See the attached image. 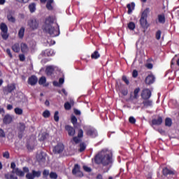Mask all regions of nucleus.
I'll list each match as a JSON object with an SVG mask.
<instances>
[{
	"label": "nucleus",
	"mask_w": 179,
	"mask_h": 179,
	"mask_svg": "<svg viewBox=\"0 0 179 179\" xmlns=\"http://www.w3.org/2000/svg\"><path fill=\"white\" fill-rule=\"evenodd\" d=\"M55 18L54 17L49 16L45 18L44 24L42 26L43 31L49 34L51 36L55 37L60 34L59 25L56 24L57 27H53Z\"/></svg>",
	"instance_id": "1"
},
{
	"label": "nucleus",
	"mask_w": 179,
	"mask_h": 179,
	"mask_svg": "<svg viewBox=\"0 0 179 179\" xmlns=\"http://www.w3.org/2000/svg\"><path fill=\"white\" fill-rule=\"evenodd\" d=\"M94 162L97 164H103L105 166H110L113 162L112 152L108 150L101 151L95 156Z\"/></svg>",
	"instance_id": "2"
},
{
	"label": "nucleus",
	"mask_w": 179,
	"mask_h": 179,
	"mask_svg": "<svg viewBox=\"0 0 179 179\" xmlns=\"http://www.w3.org/2000/svg\"><path fill=\"white\" fill-rule=\"evenodd\" d=\"M149 13V8H146L142 13L141 18L140 20V24L143 28H148V15Z\"/></svg>",
	"instance_id": "3"
},
{
	"label": "nucleus",
	"mask_w": 179,
	"mask_h": 179,
	"mask_svg": "<svg viewBox=\"0 0 179 179\" xmlns=\"http://www.w3.org/2000/svg\"><path fill=\"white\" fill-rule=\"evenodd\" d=\"M81 167L79 164H76L73 166V169H72V173L73 176H76V177H79L80 178H82V177H84V173L83 171H81Z\"/></svg>",
	"instance_id": "4"
},
{
	"label": "nucleus",
	"mask_w": 179,
	"mask_h": 179,
	"mask_svg": "<svg viewBox=\"0 0 179 179\" xmlns=\"http://www.w3.org/2000/svg\"><path fill=\"white\" fill-rule=\"evenodd\" d=\"M28 25L32 30H36L39 27V20L36 18H31L28 20Z\"/></svg>",
	"instance_id": "5"
},
{
	"label": "nucleus",
	"mask_w": 179,
	"mask_h": 179,
	"mask_svg": "<svg viewBox=\"0 0 179 179\" xmlns=\"http://www.w3.org/2000/svg\"><path fill=\"white\" fill-rule=\"evenodd\" d=\"M0 29L1 30V36L3 39L7 40L8 38V27L5 23H1L0 25Z\"/></svg>",
	"instance_id": "6"
},
{
	"label": "nucleus",
	"mask_w": 179,
	"mask_h": 179,
	"mask_svg": "<svg viewBox=\"0 0 179 179\" xmlns=\"http://www.w3.org/2000/svg\"><path fill=\"white\" fill-rule=\"evenodd\" d=\"M65 149V146L62 143H59L55 145L53 149L52 152L55 154H60L64 152Z\"/></svg>",
	"instance_id": "7"
},
{
	"label": "nucleus",
	"mask_w": 179,
	"mask_h": 179,
	"mask_svg": "<svg viewBox=\"0 0 179 179\" xmlns=\"http://www.w3.org/2000/svg\"><path fill=\"white\" fill-rule=\"evenodd\" d=\"M152 96V91L148 88H145L141 92V97L144 99H150Z\"/></svg>",
	"instance_id": "8"
},
{
	"label": "nucleus",
	"mask_w": 179,
	"mask_h": 179,
	"mask_svg": "<svg viewBox=\"0 0 179 179\" xmlns=\"http://www.w3.org/2000/svg\"><path fill=\"white\" fill-rule=\"evenodd\" d=\"M16 86L15 83H12L10 85H8L7 87L3 88V92L4 94H10L12 93L14 90H15Z\"/></svg>",
	"instance_id": "9"
},
{
	"label": "nucleus",
	"mask_w": 179,
	"mask_h": 179,
	"mask_svg": "<svg viewBox=\"0 0 179 179\" xmlns=\"http://www.w3.org/2000/svg\"><path fill=\"white\" fill-rule=\"evenodd\" d=\"M38 83V78L35 75L31 76V77L28 78V85L31 86H35Z\"/></svg>",
	"instance_id": "10"
},
{
	"label": "nucleus",
	"mask_w": 179,
	"mask_h": 179,
	"mask_svg": "<svg viewBox=\"0 0 179 179\" xmlns=\"http://www.w3.org/2000/svg\"><path fill=\"white\" fill-rule=\"evenodd\" d=\"M65 130L68 132L69 136H74L76 134V129L70 125L65 126Z\"/></svg>",
	"instance_id": "11"
},
{
	"label": "nucleus",
	"mask_w": 179,
	"mask_h": 179,
	"mask_svg": "<svg viewBox=\"0 0 179 179\" xmlns=\"http://www.w3.org/2000/svg\"><path fill=\"white\" fill-rule=\"evenodd\" d=\"M163 122V117L162 116H158L157 119H152V120H151V123L152 124V125H155V126H160Z\"/></svg>",
	"instance_id": "12"
},
{
	"label": "nucleus",
	"mask_w": 179,
	"mask_h": 179,
	"mask_svg": "<svg viewBox=\"0 0 179 179\" xmlns=\"http://www.w3.org/2000/svg\"><path fill=\"white\" fill-rule=\"evenodd\" d=\"M162 174H164L165 177H167V176H174L175 172L174 171H172L171 169L165 167L164 168V169H162Z\"/></svg>",
	"instance_id": "13"
},
{
	"label": "nucleus",
	"mask_w": 179,
	"mask_h": 179,
	"mask_svg": "<svg viewBox=\"0 0 179 179\" xmlns=\"http://www.w3.org/2000/svg\"><path fill=\"white\" fill-rule=\"evenodd\" d=\"M86 133L87 136H91L92 138H95L96 136H97V131H96V129L93 128L88 129Z\"/></svg>",
	"instance_id": "14"
},
{
	"label": "nucleus",
	"mask_w": 179,
	"mask_h": 179,
	"mask_svg": "<svg viewBox=\"0 0 179 179\" xmlns=\"http://www.w3.org/2000/svg\"><path fill=\"white\" fill-rule=\"evenodd\" d=\"M155 81V77L152 74L148 75L145 78V83L149 85L153 84Z\"/></svg>",
	"instance_id": "15"
},
{
	"label": "nucleus",
	"mask_w": 179,
	"mask_h": 179,
	"mask_svg": "<svg viewBox=\"0 0 179 179\" xmlns=\"http://www.w3.org/2000/svg\"><path fill=\"white\" fill-rule=\"evenodd\" d=\"M14 12L9 11V13L7 15V19L10 22L15 23L16 21V19L13 17Z\"/></svg>",
	"instance_id": "16"
},
{
	"label": "nucleus",
	"mask_w": 179,
	"mask_h": 179,
	"mask_svg": "<svg viewBox=\"0 0 179 179\" xmlns=\"http://www.w3.org/2000/svg\"><path fill=\"white\" fill-rule=\"evenodd\" d=\"M13 121V117L12 116H10V115H6V116H4V118L3 120V122L5 124H9L12 122Z\"/></svg>",
	"instance_id": "17"
},
{
	"label": "nucleus",
	"mask_w": 179,
	"mask_h": 179,
	"mask_svg": "<svg viewBox=\"0 0 179 179\" xmlns=\"http://www.w3.org/2000/svg\"><path fill=\"white\" fill-rule=\"evenodd\" d=\"M143 104L146 108L152 107L153 106V101L150 99H144V101H143Z\"/></svg>",
	"instance_id": "18"
},
{
	"label": "nucleus",
	"mask_w": 179,
	"mask_h": 179,
	"mask_svg": "<svg viewBox=\"0 0 179 179\" xmlns=\"http://www.w3.org/2000/svg\"><path fill=\"white\" fill-rule=\"evenodd\" d=\"M54 71H55V69L52 66H47L45 69V74L48 76H52L53 74Z\"/></svg>",
	"instance_id": "19"
},
{
	"label": "nucleus",
	"mask_w": 179,
	"mask_h": 179,
	"mask_svg": "<svg viewBox=\"0 0 179 179\" xmlns=\"http://www.w3.org/2000/svg\"><path fill=\"white\" fill-rule=\"evenodd\" d=\"M13 173H15L16 176H18V177H24V173L20 170L19 168H17L15 170H13Z\"/></svg>",
	"instance_id": "20"
},
{
	"label": "nucleus",
	"mask_w": 179,
	"mask_h": 179,
	"mask_svg": "<svg viewBox=\"0 0 179 179\" xmlns=\"http://www.w3.org/2000/svg\"><path fill=\"white\" fill-rule=\"evenodd\" d=\"M28 9H29L31 13H35L36 10V4L35 3H31V4L28 6Z\"/></svg>",
	"instance_id": "21"
},
{
	"label": "nucleus",
	"mask_w": 179,
	"mask_h": 179,
	"mask_svg": "<svg viewBox=\"0 0 179 179\" xmlns=\"http://www.w3.org/2000/svg\"><path fill=\"white\" fill-rule=\"evenodd\" d=\"M21 51L23 54H27L29 51V48L26 43L21 44Z\"/></svg>",
	"instance_id": "22"
},
{
	"label": "nucleus",
	"mask_w": 179,
	"mask_h": 179,
	"mask_svg": "<svg viewBox=\"0 0 179 179\" xmlns=\"http://www.w3.org/2000/svg\"><path fill=\"white\" fill-rule=\"evenodd\" d=\"M158 22L164 24L166 22V17L164 14L158 15Z\"/></svg>",
	"instance_id": "23"
},
{
	"label": "nucleus",
	"mask_w": 179,
	"mask_h": 179,
	"mask_svg": "<svg viewBox=\"0 0 179 179\" xmlns=\"http://www.w3.org/2000/svg\"><path fill=\"white\" fill-rule=\"evenodd\" d=\"M127 7L128 8V12H127L128 14H131L135 8V3H129L127 4Z\"/></svg>",
	"instance_id": "24"
},
{
	"label": "nucleus",
	"mask_w": 179,
	"mask_h": 179,
	"mask_svg": "<svg viewBox=\"0 0 179 179\" xmlns=\"http://www.w3.org/2000/svg\"><path fill=\"white\" fill-rule=\"evenodd\" d=\"M12 50L13 51H14V52H20V45L19 43H15L13 46H12Z\"/></svg>",
	"instance_id": "25"
},
{
	"label": "nucleus",
	"mask_w": 179,
	"mask_h": 179,
	"mask_svg": "<svg viewBox=\"0 0 179 179\" xmlns=\"http://www.w3.org/2000/svg\"><path fill=\"white\" fill-rule=\"evenodd\" d=\"M92 59H99L100 58V53H99V51L95 50L92 55H91Z\"/></svg>",
	"instance_id": "26"
},
{
	"label": "nucleus",
	"mask_w": 179,
	"mask_h": 179,
	"mask_svg": "<svg viewBox=\"0 0 179 179\" xmlns=\"http://www.w3.org/2000/svg\"><path fill=\"white\" fill-rule=\"evenodd\" d=\"M141 89L140 87H136L134 91V96H133V99H138L139 96H138V93L140 92Z\"/></svg>",
	"instance_id": "27"
},
{
	"label": "nucleus",
	"mask_w": 179,
	"mask_h": 179,
	"mask_svg": "<svg viewBox=\"0 0 179 179\" xmlns=\"http://www.w3.org/2000/svg\"><path fill=\"white\" fill-rule=\"evenodd\" d=\"M173 122L171 117H166L165 119V126L171 127L172 126Z\"/></svg>",
	"instance_id": "28"
},
{
	"label": "nucleus",
	"mask_w": 179,
	"mask_h": 179,
	"mask_svg": "<svg viewBox=\"0 0 179 179\" xmlns=\"http://www.w3.org/2000/svg\"><path fill=\"white\" fill-rule=\"evenodd\" d=\"M44 54L47 57H52V55H54V50L52 49H47L44 51Z\"/></svg>",
	"instance_id": "29"
},
{
	"label": "nucleus",
	"mask_w": 179,
	"mask_h": 179,
	"mask_svg": "<svg viewBox=\"0 0 179 179\" xmlns=\"http://www.w3.org/2000/svg\"><path fill=\"white\" fill-rule=\"evenodd\" d=\"M26 129V125L24 123H19L18 131L20 132H24Z\"/></svg>",
	"instance_id": "30"
},
{
	"label": "nucleus",
	"mask_w": 179,
	"mask_h": 179,
	"mask_svg": "<svg viewBox=\"0 0 179 179\" xmlns=\"http://www.w3.org/2000/svg\"><path fill=\"white\" fill-rule=\"evenodd\" d=\"M64 107L66 110H70L72 108V105L70 102L66 101L64 103Z\"/></svg>",
	"instance_id": "31"
},
{
	"label": "nucleus",
	"mask_w": 179,
	"mask_h": 179,
	"mask_svg": "<svg viewBox=\"0 0 179 179\" xmlns=\"http://www.w3.org/2000/svg\"><path fill=\"white\" fill-rule=\"evenodd\" d=\"M87 148V145L85 143H82L80 144V149L78 150V151L80 152H84Z\"/></svg>",
	"instance_id": "32"
},
{
	"label": "nucleus",
	"mask_w": 179,
	"mask_h": 179,
	"mask_svg": "<svg viewBox=\"0 0 179 179\" xmlns=\"http://www.w3.org/2000/svg\"><path fill=\"white\" fill-rule=\"evenodd\" d=\"M39 85H43L46 83V78L45 76H42L39 78L38 81Z\"/></svg>",
	"instance_id": "33"
},
{
	"label": "nucleus",
	"mask_w": 179,
	"mask_h": 179,
	"mask_svg": "<svg viewBox=\"0 0 179 179\" xmlns=\"http://www.w3.org/2000/svg\"><path fill=\"white\" fill-rule=\"evenodd\" d=\"M50 115H51V113H50V110H45L44 112H43V114H42V115L44 118L50 117Z\"/></svg>",
	"instance_id": "34"
},
{
	"label": "nucleus",
	"mask_w": 179,
	"mask_h": 179,
	"mask_svg": "<svg viewBox=\"0 0 179 179\" xmlns=\"http://www.w3.org/2000/svg\"><path fill=\"white\" fill-rule=\"evenodd\" d=\"M5 178L6 179H18L17 176H15L13 174H10L9 173L5 174Z\"/></svg>",
	"instance_id": "35"
},
{
	"label": "nucleus",
	"mask_w": 179,
	"mask_h": 179,
	"mask_svg": "<svg viewBox=\"0 0 179 179\" xmlns=\"http://www.w3.org/2000/svg\"><path fill=\"white\" fill-rule=\"evenodd\" d=\"M49 136V134L47 133H43L41 135V137L39 138V141H44L47 139V138Z\"/></svg>",
	"instance_id": "36"
},
{
	"label": "nucleus",
	"mask_w": 179,
	"mask_h": 179,
	"mask_svg": "<svg viewBox=\"0 0 179 179\" xmlns=\"http://www.w3.org/2000/svg\"><path fill=\"white\" fill-rule=\"evenodd\" d=\"M15 113L17 115H22L23 114V110L20 108L17 107L15 108Z\"/></svg>",
	"instance_id": "37"
},
{
	"label": "nucleus",
	"mask_w": 179,
	"mask_h": 179,
	"mask_svg": "<svg viewBox=\"0 0 179 179\" xmlns=\"http://www.w3.org/2000/svg\"><path fill=\"white\" fill-rule=\"evenodd\" d=\"M71 122L73 124L76 125L78 123V119L76 117V116H74L73 115H72V116H71Z\"/></svg>",
	"instance_id": "38"
},
{
	"label": "nucleus",
	"mask_w": 179,
	"mask_h": 179,
	"mask_svg": "<svg viewBox=\"0 0 179 179\" xmlns=\"http://www.w3.org/2000/svg\"><path fill=\"white\" fill-rule=\"evenodd\" d=\"M54 120L56 122H58L59 121V111L56 110L54 113V116H53Z\"/></svg>",
	"instance_id": "39"
},
{
	"label": "nucleus",
	"mask_w": 179,
	"mask_h": 179,
	"mask_svg": "<svg viewBox=\"0 0 179 179\" xmlns=\"http://www.w3.org/2000/svg\"><path fill=\"white\" fill-rule=\"evenodd\" d=\"M32 173H34V178H35V177L38 178L41 176V171H36L35 170H32Z\"/></svg>",
	"instance_id": "40"
},
{
	"label": "nucleus",
	"mask_w": 179,
	"mask_h": 179,
	"mask_svg": "<svg viewBox=\"0 0 179 179\" xmlns=\"http://www.w3.org/2000/svg\"><path fill=\"white\" fill-rule=\"evenodd\" d=\"M24 31H25L24 27H22V28L20 29L19 33H18V35H19V37H20V38H22L24 37Z\"/></svg>",
	"instance_id": "41"
},
{
	"label": "nucleus",
	"mask_w": 179,
	"mask_h": 179,
	"mask_svg": "<svg viewBox=\"0 0 179 179\" xmlns=\"http://www.w3.org/2000/svg\"><path fill=\"white\" fill-rule=\"evenodd\" d=\"M49 177L51 179H57L58 178V175L55 172H50L49 174Z\"/></svg>",
	"instance_id": "42"
},
{
	"label": "nucleus",
	"mask_w": 179,
	"mask_h": 179,
	"mask_svg": "<svg viewBox=\"0 0 179 179\" xmlns=\"http://www.w3.org/2000/svg\"><path fill=\"white\" fill-rule=\"evenodd\" d=\"M128 28L130 29V30H134L135 28H136V24L134 22H131L128 24Z\"/></svg>",
	"instance_id": "43"
},
{
	"label": "nucleus",
	"mask_w": 179,
	"mask_h": 179,
	"mask_svg": "<svg viewBox=\"0 0 179 179\" xmlns=\"http://www.w3.org/2000/svg\"><path fill=\"white\" fill-rule=\"evenodd\" d=\"M161 36H162V31L161 30L157 31V33H155V38H157V40H160Z\"/></svg>",
	"instance_id": "44"
},
{
	"label": "nucleus",
	"mask_w": 179,
	"mask_h": 179,
	"mask_svg": "<svg viewBox=\"0 0 179 179\" xmlns=\"http://www.w3.org/2000/svg\"><path fill=\"white\" fill-rule=\"evenodd\" d=\"M77 137H78L79 138H82L84 137V131L83 129L78 130Z\"/></svg>",
	"instance_id": "45"
},
{
	"label": "nucleus",
	"mask_w": 179,
	"mask_h": 179,
	"mask_svg": "<svg viewBox=\"0 0 179 179\" xmlns=\"http://www.w3.org/2000/svg\"><path fill=\"white\" fill-rule=\"evenodd\" d=\"M73 141L76 144H78L82 141V140L80 139V138H78V136H75V137L73 138Z\"/></svg>",
	"instance_id": "46"
},
{
	"label": "nucleus",
	"mask_w": 179,
	"mask_h": 179,
	"mask_svg": "<svg viewBox=\"0 0 179 179\" xmlns=\"http://www.w3.org/2000/svg\"><path fill=\"white\" fill-rule=\"evenodd\" d=\"M25 177L27 178V179H34V173H27V176H25Z\"/></svg>",
	"instance_id": "47"
},
{
	"label": "nucleus",
	"mask_w": 179,
	"mask_h": 179,
	"mask_svg": "<svg viewBox=\"0 0 179 179\" xmlns=\"http://www.w3.org/2000/svg\"><path fill=\"white\" fill-rule=\"evenodd\" d=\"M48 176H50V171L48 170H46V169L43 170V176L44 178H46V177H48Z\"/></svg>",
	"instance_id": "48"
},
{
	"label": "nucleus",
	"mask_w": 179,
	"mask_h": 179,
	"mask_svg": "<svg viewBox=\"0 0 179 179\" xmlns=\"http://www.w3.org/2000/svg\"><path fill=\"white\" fill-rule=\"evenodd\" d=\"M129 122L131 123V124H135L136 120L135 119V117H134V116H130L129 119Z\"/></svg>",
	"instance_id": "49"
},
{
	"label": "nucleus",
	"mask_w": 179,
	"mask_h": 179,
	"mask_svg": "<svg viewBox=\"0 0 179 179\" xmlns=\"http://www.w3.org/2000/svg\"><path fill=\"white\" fill-rule=\"evenodd\" d=\"M122 81L126 83L127 85H129V81L127 79V77L126 76H122Z\"/></svg>",
	"instance_id": "50"
},
{
	"label": "nucleus",
	"mask_w": 179,
	"mask_h": 179,
	"mask_svg": "<svg viewBox=\"0 0 179 179\" xmlns=\"http://www.w3.org/2000/svg\"><path fill=\"white\" fill-rule=\"evenodd\" d=\"M19 58H20V61L22 62H24L26 59V57H25L24 54H20L19 55Z\"/></svg>",
	"instance_id": "51"
},
{
	"label": "nucleus",
	"mask_w": 179,
	"mask_h": 179,
	"mask_svg": "<svg viewBox=\"0 0 179 179\" xmlns=\"http://www.w3.org/2000/svg\"><path fill=\"white\" fill-rule=\"evenodd\" d=\"M3 157L4 158L9 159L10 158V153H9V152L6 151V152H3Z\"/></svg>",
	"instance_id": "52"
},
{
	"label": "nucleus",
	"mask_w": 179,
	"mask_h": 179,
	"mask_svg": "<svg viewBox=\"0 0 179 179\" xmlns=\"http://www.w3.org/2000/svg\"><path fill=\"white\" fill-rule=\"evenodd\" d=\"M138 72L137 70H134L133 73H132V76L134 78H136L138 77Z\"/></svg>",
	"instance_id": "53"
},
{
	"label": "nucleus",
	"mask_w": 179,
	"mask_h": 179,
	"mask_svg": "<svg viewBox=\"0 0 179 179\" xmlns=\"http://www.w3.org/2000/svg\"><path fill=\"white\" fill-rule=\"evenodd\" d=\"M6 134L2 129H0V138H5Z\"/></svg>",
	"instance_id": "54"
},
{
	"label": "nucleus",
	"mask_w": 179,
	"mask_h": 179,
	"mask_svg": "<svg viewBox=\"0 0 179 179\" xmlns=\"http://www.w3.org/2000/svg\"><path fill=\"white\" fill-rule=\"evenodd\" d=\"M83 169L86 172H92V169H90V167H88L87 166H83Z\"/></svg>",
	"instance_id": "55"
},
{
	"label": "nucleus",
	"mask_w": 179,
	"mask_h": 179,
	"mask_svg": "<svg viewBox=\"0 0 179 179\" xmlns=\"http://www.w3.org/2000/svg\"><path fill=\"white\" fill-rule=\"evenodd\" d=\"M46 8L49 10H53V7H52V4L48 3H46Z\"/></svg>",
	"instance_id": "56"
},
{
	"label": "nucleus",
	"mask_w": 179,
	"mask_h": 179,
	"mask_svg": "<svg viewBox=\"0 0 179 179\" xmlns=\"http://www.w3.org/2000/svg\"><path fill=\"white\" fill-rule=\"evenodd\" d=\"M74 114L76 115H81V111L78 109L75 108L74 109Z\"/></svg>",
	"instance_id": "57"
},
{
	"label": "nucleus",
	"mask_w": 179,
	"mask_h": 179,
	"mask_svg": "<svg viewBox=\"0 0 179 179\" xmlns=\"http://www.w3.org/2000/svg\"><path fill=\"white\" fill-rule=\"evenodd\" d=\"M30 0H16V1L20 3H24L26 4Z\"/></svg>",
	"instance_id": "58"
},
{
	"label": "nucleus",
	"mask_w": 179,
	"mask_h": 179,
	"mask_svg": "<svg viewBox=\"0 0 179 179\" xmlns=\"http://www.w3.org/2000/svg\"><path fill=\"white\" fill-rule=\"evenodd\" d=\"M6 52L8 55H9L10 58H13V55L11 53L10 49L9 48L6 49Z\"/></svg>",
	"instance_id": "59"
},
{
	"label": "nucleus",
	"mask_w": 179,
	"mask_h": 179,
	"mask_svg": "<svg viewBox=\"0 0 179 179\" xmlns=\"http://www.w3.org/2000/svg\"><path fill=\"white\" fill-rule=\"evenodd\" d=\"M64 83V78H60L59 79V85H63Z\"/></svg>",
	"instance_id": "60"
},
{
	"label": "nucleus",
	"mask_w": 179,
	"mask_h": 179,
	"mask_svg": "<svg viewBox=\"0 0 179 179\" xmlns=\"http://www.w3.org/2000/svg\"><path fill=\"white\" fill-rule=\"evenodd\" d=\"M10 167H11V169H13V170H15V169H17V168H15V167H16V164H15V162H12V163H11Z\"/></svg>",
	"instance_id": "61"
},
{
	"label": "nucleus",
	"mask_w": 179,
	"mask_h": 179,
	"mask_svg": "<svg viewBox=\"0 0 179 179\" xmlns=\"http://www.w3.org/2000/svg\"><path fill=\"white\" fill-rule=\"evenodd\" d=\"M24 173H29V169L28 167H23V171H22Z\"/></svg>",
	"instance_id": "62"
},
{
	"label": "nucleus",
	"mask_w": 179,
	"mask_h": 179,
	"mask_svg": "<svg viewBox=\"0 0 179 179\" xmlns=\"http://www.w3.org/2000/svg\"><path fill=\"white\" fill-rule=\"evenodd\" d=\"M23 133H24V132H20V131H19V133H18V138H19L20 139H22V137H23Z\"/></svg>",
	"instance_id": "63"
},
{
	"label": "nucleus",
	"mask_w": 179,
	"mask_h": 179,
	"mask_svg": "<svg viewBox=\"0 0 179 179\" xmlns=\"http://www.w3.org/2000/svg\"><path fill=\"white\" fill-rule=\"evenodd\" d=\"M96 179H103V176L101 174H98L96 176Z\"/></svg>",
	"instance_id": "64"
}]
</instances>
